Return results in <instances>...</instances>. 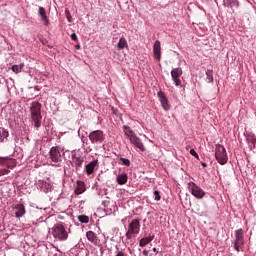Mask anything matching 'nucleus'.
Returning <instances> with one entry per match:
<instances>
[{
  "label": "nucleus",
  "instance_id": "f257e3e1",
  "mask_svg": "<svg viewBox=\"0 0 256 256\" xmlns=\"http://www.w3.org/2000/svg\"><path fill=\"white\" fill-rule=\"evenodd\" d=\"M41 103L34 101L30 104V117L32 119V124L35 129L41 128V121H43V116L41 115Z\"/></svg>",
  "mask_w": 256,
  "mask_h": 256
},
{
  "label": "nucleus",
  "instance_id": "f03ea898",
  "mask_svg": "<svg viewBox=\"0 0 256 256\" xmlns=\"http://www.w3.org/2000/svg\"><path fill=\"white\" fill-rule=\"evenodd\" d=\"M14 167H17V160L9 157H0V177L9 175L11 173L9 169Z\"/></svg>",
  "mask_w": 256,
  "mask_h": 256
},
{
  "label": "nucleus",
  "instance_id": "7ed1b4c3",
  "mask_svg": "<svg viewBox=\"0 0 256 256\" xmlns=\"http://www.w3.org/2000/svg\"><path fill=\"white\" fill-rule=\"evenodd\" d=\"M51 235L54 237L55 241H67V239H69V234L62 223L55 224L51 228Z\"/></svg>",
  "mask_w": 256,
  "mask_h": 256
},
{
  "label": "nucleus",
  "instance_id": "20e7f679",
  "mask_svg": "<svg viewBox=\"0 0 256 256\" xmlns=\"http://www.w3.org/2000/svg\"><path fill=\"white\" fill-rule=\"evenodd\" d=\"M141 232V221L139 219H133L128 224V230L125 233L126 239H133Z\"/></svg>",
  "mask_w": 256,
  "mask_h": 256
},
{
  "label": "nucleus",
  "instance_id": "39448f33",
  "mask_svg": "<svg viewBox=\"0 0 256 256\" xmlns=\"http://www.w3.org/2000/svg\"><path fill=\"white\" fill-rule=\"evenodd\" d=\"M233 248L237 253L243 249L245 245V234H243V228L234 231V240L232 241Z\"/></svg>",
  "mask_w": 256,
  "mask_h": 256
},
{
  "label": "nucleus",
  "instance_id": "423d86ee",
  "mask_svg": "<svg viewBox=\"0 0 256 256\" xmlns=\"http://www.w3.org/2000/svg\"><path fill=\"white\" fill-rule=\"evenodd\" d=\"M215 158L220 165H226L229 158L227 157V150L225 149V146L221 144L215 145Z\"/></svg>",
  "mask_w": 256,
  "mask_h": 256
},
{
  "label": "nucleus",
  "instance_id": "0eeeda50",
  "mask_svg": "<svg viewBox=\"0 0 256 256\" xmlns=\"http://www.w3.org/2000/svg\"><path fill=\"white\" fill-rule=\"evenodd\" d=\"M72 167H75L76 171H79L83 167V163H85V156L81 154L79 151H72Z\"/></svg>",
  "mask_w": 256,
  "mask_h": 256
},
{
  "label": "nucleus",
  "instance_id": "6e6552de",
  "mask_svg": "<svg viewBox=\"0 0 256 256\" xmlns=\"http://www.w3.org/2000/svg\"><path fill=\"white\" fill-rule=\"evenodd\" d=\"M93 145H101L105 141V134L101 130H94L88 135Z\"/></svg>",
  "mask_w": 256,
  "mask_h": 256
},
{
  "label": "nucleus",
  "instance_id": "1a4fd4ad",
  "mask_svg": "<svg viewBox=\"0 0 256 256\" xmlns=\"http://www.w3.org/2000/svg\"><path fill=\"white\" fill-rule=\"evenodd\" d=\"M188 189L196 199H203L205 197V192L195 182H189Z\"/></svg>",
  "mask_w": 256,
  "mask_h": 256
},
{
  "label": "nucleus",
  "instance_id": "9d476101",
  "mask_svg": "<svg viewBox=\"0 0 256 256\" xmlns=\"http://www.w3.org/2000/svg\"><path fill=\"white\" fill-rule=\"evenodd\" d=\"M61 151H63V148L59 146H53L50 148L49 159L52 161V163H61Z\"/></svg>",
  "mask_w": 256,
  "mask_h": 256
},
{
  "label": "nucleus",
  "instance_id": "9b49d317",
  "mask_svg": "<svg viewBox=\"0 0 256 256\" xmlns=\"http://www.w3.org/2000/svg\"><path fill=\"white\" fill-rule=\"evenodd\" d=\"M157 97L160 101L161 107L164 111H170L171 110V103H169V98H167V95H165V92L158 91Z\"/></svg>",
  "mask_w": 256,
  "mask_h": 256
},
{
  "label": "nucleus",
  "instance_id": "f8f14e48",
  "mask_svg": "<svg viewBox=\"0 0 256 256\" xmlns=\"http://www.w3.org/2000/svg\"><path fill=\"white\" fill-rule=\"evenodd\" d=\"M181 75H183L182 68H174L171 70L172 81L176 87H180L181 85Z\"/></svg>",
  "mask_w": 256,
  "mask_h": 256
},
{
  "label": "nucleus",
  "instance_id": "ddd939ff",
  "mask_svg": "<svg viewBox=\"0 0 256 256\" xmlns=\"http://www.w3.org/2000/svg\"><path fill=\"white\" fill-rule=\"evenodd\" d=\"M36 187L39 191H42V193H51V190L53 189L51 183L45 180H38L36 182Z\"/></svg>",
  "mask_w": 256,
  "mask_h": 256
},
{
  "label": "nucleus",
  "instance_id": "4468645a",
  "mask_svg": "<svg viewBox=\"0 0 256 256\" xmlns=\"http://www.w3.org/2000/svg\"><path fill=\"white\" fill-rule=\"evenodd\" d=\"M12 211H14L16 219H21V217H23L25 213H27V211L25 210V205H23L22 203L13 204Z\"/></svg>",
  "mask_w": 256,
  "mask_h": 256
},
{
  "label": "nucleus",
  "instance_id": "2eb2a0df",
  "mask_svg": "<svg viewBox=\"0 0 256 256\" xmlns=\"http://www.w3.org/2000/svg\"><path fill=\"white\" fill-rule=\"evenodd\" d=\"M97 167H99V160L95 159L91 162H89L86 166H85V172L86 175H93L95 173V169H97Z\"/></svg>",
  "mask_w": 256,
  "mask_h": 256
},
{
  "label": "nucleus",
  "instance_id": "dca6fc26",
  "mask_svg": "<svg viewBox=\"0 0 256 256\" xmlns=\"http://www.w3.org/2000/svg\"><path fill=\"white\" fill-rule=\"evenodd\" d=\"M86 237L90 243H93L96 247H101V240L97 237V234L93 231L86 232Z\"/></svg>",
  "mask_w": 256,
  "mask_h": 256
},
{
  "label": "nucleus",
  "instance_id": "f3484780",
  "mask_svg": "<svg viewBox=\"0 0 256 256\" xmlns=\"http://www.w3.org/2000/svg\"><path fill=\"white\" fill-rule=\"evenodd\" d=\"M131 145H134L136 149H139V151L145 152V145L143 144V141H141V138L134 136L130 140Z\"/></svg>",
  "mask_w": 256,
  "mask_h": 256
},
{
  "label": "nucleus",
  "instance_id": "a211bd4d",
  "mask_svg": "<svg viewBox=\"0 0 256 256\" xmlns=\"http://www.w3.org/2000/svg\"><path fill=\"white\" fill-rule=\"evenodd\" d=\"M153 55L156 61H161V41L156 40L153 45Z\"/></svg>",
  "mask_w": 256,
  "mask_h": 256
},
{
  "label": "nucleus",
  "instance_id": "6ab92c4d",
  "mask_svg": "<svg viewBox=\"0 0 256 256\" xmlns=\"http://www.w3.org/2000/svg\"><path fill=\"white\" fill-rule=\"evenodd\" d=\"M38 15H39L40 20L42 21V23L46 27H49V18L47 17V12L45 11V8H43V6H40L38 8Z\"/></svg>",
  "mask_w": 256,
  "mask_h": 256
},
{
  "label": "nucleus",
  "instance_id": "aec40b11",
  "mask_svg": "<svg viewBox=\"0 0 256 256\" xmlns=\"http://www.w3.org/2000/svg\"><path fill=\"white\" fill-rule=\"evenodd\" d=\"M87 191V187L85 186V182L81 180H77L76 188L74 190L75 195H83Z\"/></svg>",
  "mask_w": 256,
  "mask_h": 256
},
{
  "label": "nucleus",
  "instance_id": "412c9836",
  "mask_svg": "<svg viewBox=\"0 0 256 256\" xmlns=\"http://www.w3.org/2000/svg\"><path fill=\"white\" fill-rule=\"evenodd\" d=\"M224 7L232 9V13H235V9H239V0H224Z\"/></svg>",
  "mask_w": 256,
  "mask_h": 256
},
{
  "label": "nucleus",
  "instance_id": "4be33fe9",
  "mask_svg": "<svg viewBox=\"0 0 256 256\" xmlns=\"http://www.w3.org/2000/svg\"><path fill=\"white\" fill-rule=\"evenodd\" d=\"M125 136L127 137V139L131 140L133 139L134 136H136L137 134H135V132L133 130H131V127L124 125L122 127Z\"/></svg>",
  "mask_w": 256,
  "mask_h": 256
},
{
  "label": "nucleus",
  "instance_id": "5701e85b",
  "mask_svg": "<svg viewBox=\"0 0 256 256\" xmlns=\"http://www.w3.org/2000/svg\"><path fill=\"white\" fill-rule=\"evenodd\" d=\"M9 139V131L5 128H0V143H7Z\"/></svg>",
  "mask_w": 256,
  "mask_h": 256
},
{
  "label": "nucleus",
  "instance_id": "b1692460",
  "mask_svg": "<svg viewBox=\"0 0 256 256\" xmlns=\"http://www.w3.org/2000/svg\"><path fill=\"white\" fill-rule=\"evenodd\" d=\"M155 239V235H149L148 237L141 238L139 241V247H146L151 241Z\"/></svg>",
  "mask_w": 256,
  "mask_h": 256
},
{
  "label": "nucleus",
  "instance_id": "393cba45",
  "mask_svg": "<svg viewBox=\"0 0 256 256\" xmlns=\"http://www.w3.org/2000/svg\"><path fill=\"white\" fill-rule=\"evenodd\" d=\"M128 179H129V176L127 175V173H122L116 177V182L118 183V185H125Z\"/></svg>",
  "mask_w": 256,
  "mask_h": 256
},
{
  "label": "nucleus",
  "instance_id": "a878e982",
  "mask_svg": "<svg viewBox=\"0 0 256 256\" xmlns=\"http://www.w3.org/2000/svg\"><path fill=\"white\" fill-rule=\"evenodd\" d=\"M246 140H247V143H248L250 149H255V147H256V136H255V134L248 135Z\"/></svg>",
  "mask_w": 256,
  "mask_h": 256
},
{
  "label": "nucleus",
  "instance_id": "bb28decb",
  "mask_svg": "<svg viewBox=\"0 0 256 256\" xmlns=\"http://www.w3.org/2000/svg\"><path fill=\"white\" fill-rule=\"evenodd\" d=\"M129 45L127 44V39H125V37H122L119 39V42L117 44V49H119V51L128 48Z\"/></svg>",
  "mask_w": 256,
  "mask_h": 256
},
{
  "label": "nucleus",
  "instance_id": "cd10ccee",
  "mask_svg": "<svg viewBox=\"0 0 256 256\" xmlns=\"http://www.w3.org/2000/svg\"><path fill=\"white\" fill-rule=\"evenodd\" d=\"M109 201L104 200L102 201V205L105 208L104 211L106 212V215H111L113 213V210L109 208Z\"/></svg>",
  "mask_w": 256,
  "mask_h": 256
},
{
  "label": "nucleus",
  "instance_id": "c85d7f7f",
  "mask_svg": "<svg viewBox=\"0 0 256 256\" xmlns=\"http://www.w3.org/2000/svg\"><path fill=\"white\" fill-rule=\"evenodd\" d=\"M23 67H25L24 63H21L19 65H13L12 71H13V73H21V71H23Z\"/></svg>",
  "mask_w": 256,
  "mask_h": 256
},
{
  "label": "nucleus",
  "instance_id": "c756f323",
  "mask_svg": "<svg viewBox=\"0 0 256 256\" xmlns=\"http://www.w3.org/2000/svg\"><path fill=\"white\" fill-rule=\"evenodd\" d=\"M206 81L207 83H213V69H208L206 71Z\"/></svg>",
  "mask_w": 256,
  "mask_h": 256
},
{
  "label": "nucleus",
  "instance_id": "7c9ffc66",
  "mask_svg": "<svg viewBox=\"0 0 256 256\" xmlns=\"http://www.w3.org/2000/svg\"><path fill=\"white\" fill-rule=\"evenodd\" d=\"M119 160L122 162V165H124L125 167H131V160L123 157H120Z\"/></svg>",
  "mask_w": 256,
  "mask_h": 256
},
{
  "label": "nucleus",
  "instance_id": "2f4dec72",
  "mask_svg": "<svg viewBox=\"0 0 256 256\" xmlns=\"http://www.w3.org/2000/svg\"><path fill=\"white\" fill-rule=\"evenodd\" d=\"M78 221L80 223H89V216H87V215H79L78 216Z\"/></svg>",
  "mask_w": 256,
  "mask_h": 256
},
{
  "label": "nucleus",
  "instance_id": "473e14b6",
  "mask_svg": "<svg viewBox=\"0 0 256 256\" xmlns=\"http://www.w3.org/2000/svg\"><path fill=\"white\" fill-rule=\"evenodd\" d=\"M154 201H161V193L159 190L154 191Z\"/></svg>",
  "mask_w": 256,
  "mask_h": 256
},
{
  "label": "nucleus",
  "instance_id": "72a5a7b5",
  "mask_svg": "<svg viewBox=\"0 0 256 256\" xmlns=\"http://www.w3.org/2000/svg\"><path fill=\"white\" fill-rule=\"evenodd\" d=\"M116 256H127V253H125L123 250H120L119 247H116Z\"/></svg>",
  "mask_w": 256,
  "mask_h": 256
},
{
  "label": "nucleus",
  "instance_id": "f704fd0d",
  "mask_svg": "<svg viewBox=\"0 0 256 256\" xmlns=\"http://www.w3.org/2000/svg\"><path fill=\"white\" fill-rule=\"evenodd\" d=\"M190 155H192V157H195V159H199V154H197V151H195V149L190 150Z\"/></svg>",
  "mask_w": 256,
  "mask_h": 256
},
{
  "label": "nucleus",
  "instance_id": "c9c22d12",
  "mask_svg": "<svg viewBox=\"0 0 256 256\" xmlns=\"http://www.w3.org/2000/svg\"><path fill=\"white\" fill-rule=\"evenodd\" d=\"M70 38L72 39V41H77L78 40L76 33H72Z\"/></svg>",
  "mask_w": 256,
  "mask_h": 256
},
{
  "label": "nucleus",
  "instance_id": "e433bc0d",
  "mask_svg": "<svg viewBox=\"0 0 256 256\" xmlns=\"http://www.w3.org/2000/svg\"><path fill=\"white\" fill-rule=\"evenodd\" d=\"M66 17H67L69 23H71V15L69 14V10H66Z\"/></svg>",
  "mask_w": 256,
  "mask_h": 256
},
{
  "label": "nucleus",
  "instance_id": "4c0bfd02",
  "mask_svg": "<svg viewBox=\"0 0 256 256\" xmlns=\"http://www.w3.org/2000/svg\"><path fill=\"white\" fill-rule=\"evenodd\" d=\"M142 255L149 256V250H143Z\"/></svg>",
  "mask_w": 256,
  "mask_h": 256
},
{
  "label": "nucleus",
  "instance_id": "58836bf2",
  "mask_svg": "<svg viewBox=\"0 0 256 256\" xmlns=\"http://www.w3.org/2000/svg\"><path fill=\"white\" fill-rule=\"evenodd\" d=\"M75 49H77V50L81 49V45H79V44L76 45V46H75Z\"/></svg>",
  "mask_w": 256,
  "mask_h": 256
},
{
  "label": "nucleus",
  "instance_id": "ea45409f",
  "mask_svg": "<svg viewBox=\"0 0 256 256\" xmlns=\"http://www.w3.org/2000/svg\"><path fill=\"white\" fill-rule=\"evenodd\" d=\"M202 167H207V163L201 162Z\"/></svg>",
  "mask_w": 256,
  "mask_h": 256
},
{
  "label": "nucleus",
  "instance_id": "a19ab883",
  "mask_svg": "<svg viewBox=\"0 0 256 256\" xmlns=\"http://www.w3.org/2000/svg\"><path fill=\"white\" fill-rule=\"evenodd\" d=\"M153 252L154 253H159V251H157V248H153Z\"/></svg>",
  "mask_w": 256,
  "mask_h": 256
}]
</instances>
